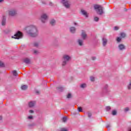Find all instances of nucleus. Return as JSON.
Returning a JSON list of instances; mask_svg holds the SVG:
<instances>
[{"label":"nucleus","mask_w":131,"mask_h":131,"mask_svg":"<svg viewBox=\"0 0 131 131\" xmlns=\"http://www.w3.org/2000/svg\"><path fill=\"white\" fill-rule=\"evenodd\" d=\"M48 19V15H47L46 13H43L41 14L40 20L42 22V23H45L46 20Z\"/></svg>","instance_id":"6"},{"label":"nucleus","mask_w":131,"mask_h":131,"mask_svg":"<svg viewBox=\"0 0 131 131\" xmlns=\"http://www.w3.org/2000/svg\"><path fill=\"white\" fill-rule=\"evenodd\" d=\"M27 33L31 37L38 36V29L35 25H31L27 28Z\"/></svg>","instance_id":"1"},{"label":"nucleus","mask_w":131,"mask_h":131,"mask_svg":"<svg viewBox=\"0 0 131 131\" xmlns=\"http://www.w3.org/2000/svg\"><path fill=\"white\" fill-rule=\"evenodd\" d=\"M81 12L82 15L85 16V17H88V13L86 12V11H85L84 10H81Z\"/></svg>","instance_id":"14"},{"label":"nucleus","mask_w":131,"mask_h":131,"mask_svg":"<svg viewBox=\"0 0 131 131\" xmlns=\"http://www.w3.org/2000/svg\"><path fill=\"white\" fill-rule=\"evenodd\" d=\"M124 112H127V111H129V107H125L124 109Z\"/></svg>","instance_id":"25"},{"label":"nucleus","mask_w":131,"mask_h":131,"mask_svg":"<svg viewBox=\"0 0 131 131\" xmlns=\"http://www.w3.org/2000/svg\"><path fill=\"white\" fill-rule=\"evenodd\" d=\"M78 42L79 43V45L81 46H82V43H83V40H82L81 39H79L78 40Z\"/></svg>","instance_id":"17"},{"label":"nucleus","mask_w":131,"mask_h":131,"mask_svg":"<svg viewBox=\"0 0 131 131\" xmlns=\"http://www.w3.org/2000/svg\"><path fill=\"white\" fill-rule=\"evenodd\" d=\"M94 21H95L96 22H98V21H99V17H94Z\"/></svg>","instance_id":"26"},{"label":"nucleus","mask_w":131,"mask_h":131,"mask_svg":"<svg viewBox=\"0 0 131 131\" xmlns=\"http://www.w3.org/2000/svg\"><path fill=\"white\" fill-rule=\"evenodd\" d=\"M33 117L32 116H29L28 117L29 119H32Z\"/></svg>","instance_id":"40"},{"label":"nucleus","mask_w":131,"mask_h":131,"mask_svg":"<svg viewBox=\"0 0 131 131\" xmlns=\"http://www.w3.org/2000/svg\"><path fill=\"white\" fill-rule=\"evenodd\" d=\"M28 88V86H27V85H23L21 87V90H23L24 91H25V90H27Z\"/></svg>","instance_id":"15"},{"label":"nucleus","mask_w":131,"mask_h":131,"mask_svg":"<svg viewBox=\"0 0 131 131\" xmlns=\"http://www.w3.org/2000/svg\"><path fill=\"white\" fill-rule=\"evenodd\" d=\"M0 66L1 67H4V62H3L2 61L0 60Z\"/></svg>","instance_id":"28"},{"label":"nucleus","mask_w":131,"mask_h":131,"mask_svg":"<svg viewBox=\"0 0 131 131\" xmlns=\"http://www.w3.org/2000/svg\"><path fill=\"white\" fill-rule=\"evenodd\" d=\"M61 3L62 4H63V6H64V7L67 8V9H69V8H70V6L71 4H70V2H69L68 1L62 0Z\"/></svg>","instance_id":"5"},{"label":"nucleus","mask_w":131,"mask_h":131,"mask_svg":"<svg viewBox=\"0 0 131 131\" xmlns=\"http://www.w3.org/2000/svg\"><path fill=\"white\" fill-rule=\"evenodd\" d=\"M80 88L81 89H84V88H86V84L85 83H83L80 85Z\"/></svg>","instance_id":"20"},{"label":"nucleus","mask_w":131,"mask_h":131,"mask_svg":"<svg viewBox=\"0 0 131 131\" xmlns=\"http://www.w3.org/2000/svg\"><path fill=\"white\" fill-rule=\"evenodd\" d=\"M129 84L130 85H131V81L129 82Z\"/></svg>","instance_id":"45"},{"label":"nucleus","mask_w":131,"mask_h":131,"mask_svg":"<svg viewBox=\"0 0 131 131\" xmlns=\"http://www.w3.org/2000/svg\"><path fill=\"white\" fill-rule=\"evenodd\" d=\"M2 2H4V0H0V3H2Z\"/></svg>","instance_id":"44"},{"label":"nucleus","mask_w":131,"mask_h":131,"mask_svg":"<svg viewBox=\"0 0 131 131\" xmlns=\"http://www.w3.org/2000/svg\"><path fill=\"white\" fill-rule=\"evenodd\" d=\"M63 90V88L62 87H57V90Z\"/></svg>","instance_id":"38"},{"label":"nucleus","mask_w":131,"mask_h":131,"mask_svg":"<svg viewBox=\"0 0 131 131\" xmlns=\"http://www.w3.org/2000/svg\"><path fill=\"white\" fill-rule=\"evenodd\" d=\"M128 90H131V85L128 84Z\"/></svg>","instance_id":"37"},{"label":"nucleus","mask_w":131,"mask_h":131,"mask_svg":"<svg viewBox=\"0 0 131 131\" xmlns=\"http://www.w3.org/2000/svg\"><path fill=\"white\" fill-rule=\"evenodd\" d=\"M59 131H68V129L66 128H60Z\"/></svg>","instance_id":"23"},{"label":"nucleus","mask_w":131,"mask_h":131,"mask_svg":"<svg viewBox=\"0 0 131 131\" xmlns=\"http://www.w3.org/2000/svg\"><path fill=\"white\" fill-rule=\"evenodd\" d=\"M120 35H121V37H122L123 38H124V37H125V36H126V35L124 33H121Z\"/></svg>","instance_id":"21"},{"label":"nucleus","mask_w":131,"mask_h":131,"mask_svg":"<svg viewBox=\"0 0 131 131\" xmlns=\"http://www.w3.org/2000/svg\"><path fill=\"white\" fill-rule=\"evenodd\" d=\"M13 74L14 76H18V73H17V71H13Z\"/></svg>","instance_id":"22"},{"label":"nucleus","mask_w":131,"mask_h":131,"mask_svg":"<svg viewBox=\"0 0 131 131\" xmlns=\"http://www.w3.org/2000/svg\"><path fill=\"white\" fill-rule=\"evenodd\" d=\"M34 54L37 55V54H38V51H37V50H34Z\"/></svg>","instance_id":"33"},{"label":"nucleus","mask_w":131,"mask_h":131,"mask_svg":"<svg viewBox=\"0 0 131 131\" xmlns=\"http://www.w3.org/2000/svg\"><path fill=\"white\" fill-rule=\"evenodd\" d=\"M36 94H39V91H36Z\"/></svg>","instance_id":"42"},{"label":"nucleus","mask_w":131,"mask_h":131,"mask_svg":"<svg viewBox=\"0 0 131 131\" xmlns=\"http://www.w3.org/2000/svg\"><path fill=\"white\" fill-rule=\"evenodd\" d=\"M117 112H116V111H113L112 112V115H116Z\"/></svg>","instance_id":"30"},{"label":"nucleus","mask_w":131,"mask_h":131,"mask_svg":"<svg viewBox=\"0 0 131 131\" xmlns=\"http://www.w3.org/2000/svg\"><path fill=\"white\" fill-rule=\"evenodd\" d=\"M72 96H71V94L69 93V94H68L67 95V98L68 99H70V98H71Z\"/></svg>","instance_id":"31"},{"label":"nucleus","mask_w":131,"mask_h":131,"mask_svg":"<svg viewBox=\"0 0 131 131\" xmlns=\"http://www.w3.org/2000/svg\"><path fill=\"white\" fill-rule=\"evenodd\" d=\"M30 113H33L34 112L31 110L29 111Z\"/></svg>","instance_id":"39"},{"label":"nucleus","mask_w":131,"mask_h":131,"mask_svg":"<svg viewBox=\"0 0 131 131\" xmlns=\"http://www.w3.org/2000/svg\"><path fill=\"white\" fill-rule=\"evenodd\" d=\"M106 110H110L111 109V107L110 106H107L106 107Z\"/></svg>","instance_id":"34"},{"label":"nucleus","mask_w":131,"mask_h":131,"mask_svg":"<svg viewBox=\"0 0 131 131\" xmlns=\"http://www.w3.org/2000/svg\"><path fill=\"white\" fill-rule=\"evenodd\" d=\"M94 9L99 15L103 14V7L101 5H95Z\"/></svg>","instance_id":"3"},{"label":"nucleus","mask_w":131,"mask_h":131,"mask_svg":"<svg viewBox=\"0 0 131 131\" xmlns=\"http://www.w3.org/2000/svg\"><path fill=\"white\" fill-rule=\"evenodd\" d=\"M71 59V57L67 55H64L63 56V62H62V66H65L66 64H67V62H69V61Z\"/></svg>","instance_id":"4"},{"label":"nucleus","mask_w":131,"mask_h":131,"mask_svg":"<svg viewBox=\"0 0 131 131\" xmlns=\"http://www.w3.org/2000/svg\"><path fill=\"white\" fill-rule=\"evenodd\" d=\"M70 32H71V33H74L75 32L76 29H75V28L74 27H72L70 28Z\"/></svg>","instance_id":"13"},{"label":"nucleus","mask_w":131,"mask_h":131,"mask_svg":"<svg viewBox=\"0 0 131 131\" xmlns=\"http://www.w3.org/2000/svg\"><path fill=\"white\" fill-rule=\"evenodd\" d=\"M107 39H106L105 38H103L102 39V43H103V46L104 47H105V46H106V45H107Z\"/></svg>","instance_id":"12"},{"label":"nucleus","mask_w":131,"mask_h":131,"mask_svg":"<svg viewBox=\"0 0 131 131\" xmlns=\"http://www.w3.org/2000/svg\"><path fill=\"white\" fill-rule=\"evenodd\" d=\"M24 62L25 63H26V64H30V60L28 58H26L24 60Z\"/></svg>","instance_id":"16"},{"label":"nucleus","mask_w":131,"mask_h":131,"mask_svg":"<svg viewBox=\"0 0 131 131\" xmlns=\"http://www.w3.org/2000/svg\"><path fill=\"white\" fill-rule=\"evenodd\" d=\"M35 105V101H31L29 103V107H34Z\"/></svg>","instance_id":"11"},{"label":"nucleus","mask_w":131,"mask_h":131,"mask_svg":"<svg viewBox=\"0 0 131 131\" xmlns=\"http://www.w3.org/2000/svg\"><path fill=\"white\" fill-rule=\"evenodd\" d=\"M109 125H107V126H106V127H107V128H108V127H109Z\"/></svg>","instance_id":"46"},{"label":"nucleus","mask_w":131,"mask_h":131,"mask_svg":"<svg viewBox=\"0 0 131 131\" xmlns=\"http://www.w3.org/2000/svg\"><path fill=\"white\" fill-rule=\"evenodd\" d=\"M75 25H76V23H75Z\"/></svg>","instance_id":"47"},{"label":"nucleus","mask_w":131,"mask_h":131,"mask_svg":"<svg viewBox=\"0 0 131 131\" xmlns=\"http://www.w3.org/2000/svg\"><path fill=\"white\" fill-rule=\"evenodd\" d=\"M34 47H38V43L34 42Z\"/></svg>","instance_id":"32"},{"label":"nucleus","mask_w":131,"mask_h":131,"mask_svg":"<svg viewBox=\"0 0 131 131\" xmlns=\"http://www.w3.org/2000/svg\"><path fill=\"white\" fill-rule=\"evenodd\" d=\"M6 17L3 16V19H2V26H5V25H6Z\"/></svg>","instance_id":"10"},{"label":"nucleus","mask_w":131,"mask_h":131,"mask_svg":"<svg viewBox=\"0 0 131 131\" xmlns=\"http://www.w3.org/2000/svg\"><path fill=\"white\" fill-rule=\"evenodd\" d=\"M81 36L83 39H85V38H86L87 35H86V33H85V31H82Z\"/></svg>","instance_id":"9"},{"label":"nucleus","mask_w":131,"mask_h":131,"mask_svg":"<svg viewBox=\"0 0 131 131\" xmlns=\"http://www.w3.org/2000/svg\"><path fill=\"white\" fill-rule=\"evenodd\" d=\"M121 41V37H118L117 38V41L118 42H120Z\"/></svg>","instance_id":"24"},{"label":"nucleus","mask_w":131,"mask_h":131,"mask_svg":"<svg viewBox=\"0 0 131 131\" xmlns=\"http://www.w3.org/2000/svg\"><path fill=\"white\" fill-rule=\"evenodd\" d=\"M50 24L52 26L56 24V20L54 19H52L50 21Z\"/></svg>","instance_id":"18"},{"label":"nucleus","mask_w":131,"mask_h":131,"mask_svg":"<svg viewBox=\"0 0 131 131\" xmlns=\"http://www.w3.org/2000/svg\"><path fill=\"white\" fill-rule=\"evenodd\" d=\"M92 116V113H88V117H91Z\"/></svg>","instance_id":"35"},{"label":"nucleus","mask_w":131,"mask_h":131,"mask_svg":"<svg viewBox=\"0 0 131 131\" xmlns=\"http://www.w3.org/2000/svg\"><path fill=\"white\" fill-rule=\"evenodd\" d=\"M90 79L91 81H95V77H94L93 76H91L90 77Z\"/></svg>","instance_id":"29"},{"label":"nucleus","mask_w":131,"mask_h":131,"mask_svg":"<svg viewBox=\"0 0 131 131\" xmlns=\"http://www.w3.org/2000/svg\"><path fill=\"white\" fill-rule=\"evenodd\" d=\"M2 119H3V118H2V116H0V120H2Z\"/></svg>","instance_id":"43"},{"label":"nucleus","mask_w":131,"mask_h":131,"mask_svg":"<svg viewBox=\"0 0 131 131\" xmlns=\"http://www.w3.org/2000/svg\"><path fill=\"white\" fill-rule=\"evenodd\" d=\"M78 111L79 112H81L82 111V108L81 107H78Z\"/></svg>","instance_id":"27"},{"label":"nucleus","mask_w":131,"mask_h":131,"mask_svg":"<svg viewBox=\"0 0 131 131\" xmlns=\"http://www.w3.org/2000/svg\"><path fill=\"white\" fill-rule=\"evenodd\" d=\"M61 120L63 122H66V121H67V117H62Z\"/></svg>","instance_id":"19"},{"label":"nucleus","mask_w":131,"mask_h":131,"mask_svg":"<svg viewBox=\"0 0 131 131\" xmlns=\"http://www.w3.org/2000/svg\"><path fill=\"white\" fill-rule=\"evenodd\" d=\"M9 14L10 16H15L17 14V10L15 9H12L9 11Z\"/></svg>","instance_id":"7"},{"label":"nucleus","mask_w":131,"mask_h":131,"mask_svg":"<svg viewBox=\"0 0 131 131\" xmlns=\"http://www.w3.org/2000/svg\"><path fill=\"white\" fill-rule=\"evenodd\" d=\"M119 28L118 27H115L114 30H118Z\"/></svg>","instance_id":"36"},{"label":"nucleus","mask_w":131,"mask_h":131,"mask_svg":"<svg viewBox=\"0 0 131 131\" xmlns=\"http://www.w3.org/2000/svg\"><path fill=\"white\" fill-rule=\"evenodd\" d=\"M118 49L120 51H123V50H125V46L123 43H121L119 45Z\"/></svg>","instance_id":"8"},{"label":"nucleus","mask_w":131,"mask_h":131,"mask_svg":"<svg viewBox=\"0 0 131 131\" xmlns=\"http://www.w3.org/2000/svg\"><path fill=\"white\" fill-rule=\"evenodd\" d=\"M92 60H93V61H94V60H96V57H93L92 58Z\"/></svg>","instance_id":"41"},{"label":"nucleus","mask_w":131,"mask_h":131,"mask_svg":"<svg viewBox=\"0 0 131 131\" xmlns=\"http://www.w3.org/2000/svg\"><path fill=\"white\" fill-rule=\"evenodd\" d=\"M23 37V33L21 31H17L15 34L12 36V38H14V39H20Z\"/></svg>","instance_id":"2"}]
</instances>
